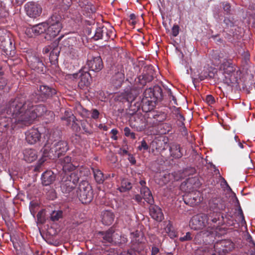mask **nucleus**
<instances>
[{
    "mask_svg": "<svg viewBox=\"0 0 255 255\" xmlns=\"http://www.w3.org/2000/svg\"><path fill=\"white\" fill-rule=\"evenodd\" d=\"M199 186L198 179L196 177H191L182 182L181 185V188L186 192H190Z\"/></svg>",
    "mask_w": 255,
    "mask_h": 255,
    "instance_id": "obj_14",
    "label": "nucleus"
},
{
    "mask_svg": "<svg viewBox=\"0 0 255 255\" xmlns=\"http://www.w3.org/2000/svg\"><path fill=\"white\" fill-rule=\"evenodd\" d=\"M148 148H149V146L144 140H142L141 141L140 145H139L138 147V149L139 150H141L142 149L147 150L148 149Z\"/></svg>",
    "mask_w": 255,
    "mask_h": 255,
    "instance_id": "obj_49",
    "label": "nucleus"
},
{
    "mask_svg": "<svg viewBox=\"0 0 255 255\" xmlns=\"http://www.w3.org/2000/svg\"><path fill=\"white\" fill-rule=\"evenodd\" d=\"M151 93H152L151 92H148L147 93V96H146V95H145V92H144V96L146 99L149 98H150V99H152V98H153V95H152Z\"/></svg>",
    "mask_w": 255,
    "mask_h": 255,
    "instance_id": "obj_62",
    "label": "nucleus"
},
{
    "mask_svg": "<svg viewBox=\"0 0 255 255\" xmlns=\"http://www.w3.org/2000/svg\"><path fill=\"white\" fill-rule=\"evenodd\" d=\"M27 61L29 66L32 70L37 72H43L45 69L42 60L35 55L29 56L27 58Z\"/></svg>",
    "mask_w": 255,
    "mask_h": 255,
    "instance_id": "obj_11",
    "label": "nucleus"
},
{
    "mask_svg": "<svg viewBox=\"0 0 255 255\" xmlns=\"http://www.w3.org/2000/svg\"><path fill=\"white\" fill-rule=\"evenodd\" d=\"M165 230L166 233L171 239H173L177 236V233L172 229L171 226H167Z\"/></svg>",
    "mask_w": 255,
    "mask_h": 255,
    "instance_id": "obj_39",
    "label": "nucleus"
},
{
    "mask_svg": "<svg viewBox=\"0 0 255 255\" xmlns=\"http://www.w3.org/2000/svg\"><path fill=\"white\" fill-rule=\"evenodd\" d=\"M46 142L44 146V155L53 159L59 157L68 150L66 141L56 139L55 133L47 131L44 135Z\"/></svg>",
    "mask_w": 255,
    "mask_h": 255,
    "instance_id": "obj_3",
    "label": "nucleus"
},
{
    "mask_svg": "<svg viewBox=\"0 0 255 255\" xmlns=\"http://www.w3.org/2000/svg\"><path fill=\"white\" fill-rule=\"evenodd\" d=\"M162 142L159 139H155L151 143V146L153 149H155L156 150L159 149L160 148L159 145L160 144H162Z\"/></svg>",
    "mask_w": 255,
    "mask_h": 255,
    "instance_id": "obj_43",
    "label": "nucleus"
},
{
    "mask_svg": "<svg viewBox=\"0 0 255 255\" xmlns=\"http://www.w3.org/2000/svg\"><path fill=\"white\" fill-rule=\"evenodd\" d=\"M206 101L209 104H212L215 102L214 97L212 95H207L206 97Z\"/></svg>",
    "mask_w": 255,
    "mask_h": 255,
    "instance_id": "obj_54",
    "label": "nucleus"
},
{
    "mask_svg": "<svg viewBox=\"0 0 255 255\" xmlns=\"http://www.w3.org/2000/svg\"><path fill=\"white\" fill-rule=\"evenodd\" d=\"M134 199L137 202H140L142 200V197L139 195H136L134 197Z\"/></svg>",
    "mask_w": 255,
    "mask_h": 255,
    "instance_id": "obj_59",
    "label": "nucleus"
},
{
    "mask_svg": "<svg viewBox=\"0 0 255 255\" xmlns=\"http://www.w3.org/2000/svg\"><path fill=\"white\" fill-rule=\"evenodd\" d=\"M131 184L127 179H123L121 182V186L119 188L120 192H123L129 190L131 188Z\"/></svg>",
    "mask_w": 255,
    "mask_h": 255,
    "instance_id": "obj_32",
    "label": "nucleus"
},
{
    "mask_svg": "<svg viewBox=\"0 0 255 255\" xmlns=\"http://www.w3.org/2000/svg\"><path fill=\"white\" fill-rule=\"evenodd\" d=\"M37 158V152L35 150L27 148L23 151V159L27 162L31 163Z\"/></svg>",
    "mask_w": 255,
    "mask_h": 255,
    "instance_id": "obj_21",
    "label": "nucleus"
},
{
    "mask_svg": "<svg viewBox=\"0 0 255 255\" xmlns=\"http://www.w3.org/2000/svg\"><path fill=\"white\" fill-rule=\"evenodd\" d=\"M82 127L85 132L88 133L89 134L91 133V131H89L83 124H82Z\"/></svg>",
    "mask_w": 255,
    "mask_h": 255,
    "instance_id": "obj_60",
    "label": "nucleus"
},
{
    "mask_svg": "<svg viewBox=\"0 0 255 255\" xmlns=\"http://www.w3.org/2000/svg\"><path fill=\"white\" fill-rule=\"evenodd\" d=\"M224 22L228 27H232L234 25V22L227 17L224 19Z\"/></svg>",
    "mask_w": 255,
    "mask_h": 255,
    "instance_id": "obj_53",
    "label": "nucleus"
},
{
    "mask_svg": "<svg viewBox=\"0 0 255 255\" xmlns=\"http://www.w3.org/2000/svg\"><path fill=\"white\" fill-rule=\"evenodd\" d=\"M111 133L114 135L115 136L118 133V130L116 129H112L111 131Z\"/></svg>",
    "mask_w": 255,
    "mask_h": 255,
    "instance_id": "obj_64",
    "label": "nucleus"
},
{
    "mask_svg": "<svg viewBox=\"0 0 255 255\" xmlns=\"http://www.w3.org/2000/svg\"><path fill=\"white\" fill-rule=\"evenodd\" d=\"M223 9L227 13H230L231 12V5L228 2H224L223 3Z\"/></svg>",
    "mask_w": 255,
    "mask_h": 255,
    "instance_id": "obj_51",
    "label": "nucleus"
},
{
    "mask_svg": "<svg viewBox=\"0 0 255 255\" xmlns=\"http://www.w3.org/2000/svg\"><path fill=\"white\" fill-rule=\"evenodd\" d=\"M137 92L136 90L127 88L125 91L124 97L128 102H131L136 97Z\"/></svg>",
    "mask_w": 255,
    "mask_h": 255,
    "instance_id": "obj_27",
    "label": "nucleus"
},
{
    "mask_svg": "<svg viewBox=\"0 0 255 255\" xmlns=\"http://www.w3.org/2000/svg\"><path fill=\"white\" fill-rule=\"evenodd\" d=\"M6 85V82L5 79L0 77V90L2 89L4 86Z\"/></svg>",
    "mask_w": 255,
    "mask_h": 255,
    "instance_id": "obj_55",
    "label": "nucleus"
},
{
    "mask_svg": "<svg viewBox=\"0 0 255 255\" xmlns=\"http://www.w3.org/2000/svg\"><path fill=\"white\" fill-rule=\"evenodd\" d=\"M170 150L171 154H173L175 158H180L182 155L180 151V147L178 144L173 145L170 147Z\"/></svg>",
    "mask_w": 255,
    "mask_h": 255,
    "instance_id": "obj_31",
    "label": "nucleus"
},
{
    "mask_svg": "<svg viewBox=\"0 0 255 255\" xmlns=\"http://www.w3.org/2000/svg\"><path fill=\"white\" fill-rule=\"evenodd\" d=\"M73 77L75 79H79L78 86L80 88H83L85 86L87 87L90 83L91 76L86 67L81 69L78 73L74 74Z\"/></svg>",
    "mask_w": 255,
    "mask_h": 255,
    "instance_id": "obj_10",
    "label": "nucleus"
},
{
    "mask_svg": "<svg viewBox=\"0 0 255 255\" xmlns=\"http://www.w3.org/2000/svg\"><path fill=\"white\" fill-rule=\"evenodd\" d=\"M208 216L203 213H201L194 216L190 221L189 226L191 229L194 230L203 229L204 228H207V232H209L208 236L214 235V229L212 227L211 222L209 221Z\"/></svg>",
    "mask_w": 255,
    "mask_h": 255,
    "instance_id": "obj_5",
    "label": "nucleus"
},
{
    "mask_svg": "<svg viewBox=\"0 0 255 255\" xmlns=\"http://www.w3.org/2000/svg\"><path fill=\"white\" fill-rule=\"evenodd\" d=\"M209 208L210 211L209 217L211 218V222L216 223L219 220L220 212L225 208V203L220 198H212L209 202Z\"/></svg>",
    "mask_w": 255,
    "mask_h": 255,
    "instance_id": "obj_6",
    "label": "nucleus"
},
{
    "mask_svg": "<svg viewBox=\"0 0 255 255\" xmlns=\"http://www.w3.org/2000/svg\"><path fill=\"white\" fill-rule=\"evenodd\" d=\"M42 151L43 152L42 156L38 160L37 163L35 167V170L36 171L39 170L43 163L46 160V157H48V156H45L44 155V147H43ZM48 157H49V156H48Z\"/></svg>",
    "mask_w": 255,
    "mask_h": 255,
    "instance_id": "obj_38",
    "label": "nucleus"
},
{
    "mask_svg": "<svg viewBox=\"0 0 255 255\" xmlns=\"http://www.w3.org/2000/svg\"><path fill=\"white\" fill-rule=\"evenodd\" d=\"M39 91L43 99L51 97L56 93L55 89L46 85L40 86Z\"/></svg>",
    "mask_w": 255,
    "mask_h": 255,
    "instance_id": "obj_20",
    "label": "nucleus"
},
{
    "mask_svg": "<svg viewBox=\"0 0 255 255\" xmlns=\"http://www.w3.org/2000/svg\"><path fill=\"white\" fill-rule=\"evenodd\" d=\"M8 14V11L6 9L5 6L2 3H0V16L1 17H6Z\"/></svg>",
    "mask_w": 255,
    "mask_h": 255,
    "instance_id": "obj_44",
    "label": "nucleus"
},
{
    "mask_svg": "<svg viewBox=\"0 0 255 255\" xmlns=\"http://www.w3.org/2000/svg\"><path fill=\"white\" fill-rule=\"evenodd\" d=\"M238 219L239 220H240L241 222V224L242 225L246 223V221L245 220V218L243 215V211L241 209H240L238 215Z\"/></svg>",
    "mask_w": 255,
    "mask_h": 255,
    "instance_id": "obj_48",
    "label": "nucleus"
},
{
    "mask_svg": "<svg viewBox=\"0 0 255 255\" xmlns=\"http://www.w3.org/2000/svg\"><path fill=\"white\" fill-rule=\"evenodd\" d=\"M199 251L203 252V255H216L213 253L212 248L210 249L207 247L201 248Z\"/></svg>",
    "mask_w": 255,
    "mask_h": 255,
    "instance_id": "obj_40",
    "label": "nucleus"
},
{
    "mask_svg": "<svg viewBox=\"0 0 255 255\" xmlns=\"http://www.w3.org/2000/svg\"><path fill=\"white\" fill-rule=\"evenodd\" d=\"M64 46L61 51L63 52L67 62L77 65L80 59V54L77 47L79 46V38L70 37L64 40Z\"/></svg>",
    "mask_w": 255,
    "mask_h": 255,
    "instance_id": "obj_4",
    "label": "nucleus"
},
{
    "mask_svg": "<svg viewBox=\"0 0 255 255\" xmlns=\"http://www.w3.org/2000/svg\"><path fill=\"white\" fill-rule=\"evenodd\" d=\"M221 71H223L224 74L229 76H232L236 71V68L229 61L224 62L221 66Z\"/></svg>",
    "mask_w": 255,
    "mask_h": 255,
    "instance_id": "obj_23",
    "label": "nucleus"
},
{
    "mask_svg": "<svg viewBox=\"0 0 255 255\" xmlns=\"http://www.w3.org/2000/svg\"><path fill=\"white\" fill-rule=\"evenodd\" d=\"M102 222L103 224L109 226L114 222L115 215L113 212L110 211L106 210L102 213Z\"/></svg>",
    "mask_w": 255,
    "mask_h": 255,
    "instance_id": "obj_19",
    "label": "nucleus"
},
{
    "mask_svg": "<svg viewBox=\"0 0 255 255\" xmlns=\"http://www.w3.org/2000/svg\"><path fill=\"white\" fill-rule=\"evenodd\" d=\"M92 170L96 182L98 184H102L105 181L103 173L98 168H93Z\"/></svg>",
    "mask_w": 255,
    "mask_h": 255,
    "instance_id": "obj_30",
    "label": "nucleus"
},
{
    "mask_svg": "<svg viewBox=\"0 0 255 255\" xmlns=\"http://www.w3.org/2000/svg\"><path fill=\"white\" fill-rule=\"evenodd\" d=\"M120 241L121 242V243H119V244H125L128 241L127 238L124 235H122V236L120 238Z\"/></svg>",
    "mask_w": 255,
    "mask_h": 255,
    "instance_id": "obj_58",
    "label": "nucleus"
},
{
    "mask_svg": "<svg viewBox=\"0 0 255 255\" xmlns=\"http://www.w3.org/2000/svg\"><path fill=\"white\" fill-rule=\"evenodd\" d=\"M99 112L96 109H93L91 113V117L94 119H97L99 116Z\"/></svg>",
    "mask_w": 255,
    "mask_h": 255,
    "instance_id": "obj_52",
    "label": "nucleus"
},
{
    "mask_svg": "<svg viewBox=\"0 0 255 255\" xmlns=\"http://www.w3.org/2000/svg\"><path fill=\"white\" fill-rule=\"evenodd\" d=\"M33 27L35 35H40L45 31L47 32V24L45 22H42L33 25Z\"/></svg>",
    "mask_w": 255,
    "mask_h": 255,
    "instance_id": "obj_29",
    "label": "nucleus"
},
{
    "mask_svg": "<svg viewBox=\"0 0 255 255\" xmlns=\"http://www.w3.org/2000/svg\"><path fill=\"white\" fill-rule=\"evenodd\" d=\"M125 134L126 136H129L130 134L132 132H130V129L128 127L124 128Z\"/></svg>",
    "mask_w": 255,
    "mask_h": 255,
    "instance_id": "obj_57",
    "label": "nucleus"
},
{
    "mask_svg": "<svg viewBox=\"0 0 255 255\" xmlns=\"http://www.w3.org/2000/svg\"><path fill=\"white\" fill-rule=\"evenodd\" d=\"M124 74L122 72H118L113 77V80L116 81L115 84L117 86L121 85L122 83L124 81Z\"/></svg>",
    "mask_w": 255,
    "mask_h": 255,
    "instance_id": "obj_36",
    "label": "nucleus"
},
{
    "mask_svg": "<svg viewBox=\"0 0 255 255\" xmlns=\"http://www.w3.org/2000/svg\"><path fill=\"white\" fill-rule=\"evenodd\" d=\"M45 23L47 24V35L51 37L57 36L62 28L61 16L57 13L53 14Z\"/></svg>",
    "mask_w": 255,
    "mask_h": 255,
    "instance_id": "obj_7",
    "label": "nucleus"
},
{
    "mask_svg": "<svg viewBox=\"0 0 255 255\" xmlns=\"http://www.w3.org/2000/svg\"><path fill=\"white\" fill-rule=\"evenodd\" d=\"M105 31L106 27L105 26L99 27L97 28L95 32V35L93 37L94 39L95 40H98L100 39H102L103 38L102 33L105 32Z\"/></svg>",
    "mask_w": 255,
    "mask_h": 255,
    "instance_id": "obj_33",
    "label": "nucleus"
},
{
    "mask_svg": "<svg viewBox=\"0 0 255 255\" xmlns=\"http://www.w3.org/2000/svg\"><path fill=\"white\" fill-rule=\"evenodd\" d=\"M55 178V175L53 171H46L41 176L42 183L44 186H48L53 183Z\"/></svg>",
    "mask_w": 255,
    "mask_h": 255,
    "instance_id": "obj_18",
    "label": "nucleus"
},
{
    "mask_svg": "<svg viewBox=\"0 0 255 255\" xmlns=\"http://www.w3.org/2000/svg\"><path fill=\"white\" fill-rule=\"evenodd\" d=\"M113 243L115 244H119V243H121L120 241V238L122 236V235L120 233H116L114 231H113Z\"/></svg>",
    "mask_w": 255,
    "mask_h": 255,
    "instance_id": "obj_41",
    "label": "nucleus"
},
{
    "mask_svg": "<svg viewBox=\"0 0 255 255\" xmlns=\"http://www.w3.org/2000/svg\"><path fill=\"white\" fill-rule=\"evenodd\" d=\"M59 51L57 50H53L50 54L49 58L50 60H53L54 62L58 59Z\"/></svg>",
    "mask_w": 255,
    "mask_h": 255,
    "instance_id": "obj_42",
    "label": "nucleus"
},
{
    "mask_svg": "<svg viewBox=\"0 0 255 255\" xmlns=\"http://www.w3.org/2000/svg\"><path fill=\"white\" fill-rule=\"evenodd\" d=\"M199 186L198 179L196 177H191L182 182L181 185V188L186 192H190Z\"/></svg>",
    "mask_w": 255,
    "mask_h": 255,
    "instance_id": "obj_13",
    "label": "nucleus"
},
{
    "mask_svg": "<svg viewBox=\"0 0 255 255\" xmlns=\"http://www.w3.org/2000/svg\"><path fill=\"white\" fill-rule=\"evenodd\" d=\"M74 196H77L83 204H88L93 198L91 186L87 182H81Z\"/></svg>",
    "mask_w": 255,
    "mask_h": 255,
    "instance_id": "obj_8",
    "label": "nucleus"
},
{
    "mask_svg": "<svg viewBox=\"0 0 255 255\" xmlns=\"http://www.w3.org/2000/svg\"><path fill=\"white\" fill-rule=\"evenodd\" d=\"M179 27L178 25L175 24L172 28L171 33L173 36L176 37L179 34Z\"/></svg>",
    "mask_w": 255,
    "mask_h": 255,
    "instance_id": "obj_47",
    "label": "nucleus"
},
{
    "mask_svg": "<svg viewBox=\"0 0 255 255\" xmlns=\"http://www.w3.org/2000/svg\"><path fill=\"white\" fill-rule=\"evenodd\" d=\"M148 92H151V95H153V98L156 99H160L162 98L163 95L161 88L158 86H155L153 88H150L145 91V95L147 96Z\"/></svg>",
    "mask_w": 255,
    "mask_h": 255,
    "instance_id": "obj_26",
    "label": "nucleus"
},
{
    "mask_svg": "<svg viewBox=\"0 0 255 255\" xmlns=\"http://www.w3.org/2000/svg\"><path fill=\"white\" fill-rule=\"evenodd\" d=\"M79 5L89 13H94L95 11V6L91 3L89 2L88 0L80 1Z\"/></svg>",
    "mask_w": 255,
    "mask_h": 255,
    "instance_id": "obj_28",
    "label": "nucleus"
},
{
    "mask_svg": "<svg viewBox=\"0 0 255 255\" xmlns=\"http://www.w3.org/2000/svg\"><path fill=\"white\" fill-rule=\"evenodd\" d=\"M11 34L4 29H0V48L6 54L14 49Z\"/></svg>",
    "mask_w": 255,
    "mask_h": 255,
    "instance_id": "obj_9",
    "label": "nucleus"
},
{
    "mask_svg": "<svg viewBox=\"0 0 255 255\" xmlns=\"http://www.w3.org/2000/svg\"><path fill=\"white\" fill-rule=\"evenodd\" d=\"M87 65L88 68L94 72H99L103 67V62L100 57H96L91 60H88Z\"/></svg>",
    "mask_w": 255,
    "mask_h": 255,
    "instance_id": "obj_15",
    "label": "nucleus"
},
{
    "mask_svg": "<svg viewBox=\"0 0 255 255\" xmlns=\"http://www.w3.org/2000/svg\"><path fill=\"white\" fill-rule=\"evenodd\" d=\"M25 139L28 143L33 144L39 140L40 134L36 128H32L25 133Z\"/></svg>",
    "mask_w": 255,
    "mask_h": 255,
    "instance_id": "obj_16",
    "label": "nucleus"
},
{
    "mask_svg": "<svg viewBox=\"0 0 255 255\" xmlns=\"http://www.w3.org/2000/svg\"><path fill=\"white\" fill-rule=\"evenodd\" d=\"M90 114L91 113L89 111L86 109H83L81 114L82 117L84 118H89Z\"/></svg>",
    "mask_w": 255,
    "mask_h": 255,
    "instance_id": "obj_56",
    "label": "nucleus"
},
{
    "mask_svg": "<svg viewBox=\"0 0 255 255\" xmlns=\"http://www.w3.org/2000/svg\"><path fill=\"white\" fill-rule=\"evenodd\" d=\"M138 79L139 81H141V84L144 85L147 82L151 81L153 79V76L150 73H143L142 75L139 76Z\"/></svg>",
    "mask_w": 255,
    "mask_h": 255,
    "instance_id": "obj_35",
    "label": "nucleus"
},
{
    "mask_svg": "<svg viewBox=\"0 0 255 255\" xmlns=\"http://www.w3.org/2000/svg\"><path fill=\"white\" fill-rule=\"evenodd\" d=\"M131 235L133 237H137L139 236V232L137 231L131 233Z\"/></svg>",
    "mask_w": 255,
    "mask_h": 255,
    "instance_id": "obj_63",
    "label": "nucleus"
},
{
    "mask_svg": "<svg viewBox=\"0 0 255 255\" xmlns=\"http://www.w3.org/2000/svg\"><path fill=\"white\" fill-rule=\"evenodd\" d=\"M113 231V229L111 228L106 232H99L98 234V238L102 239V242L104 243H112Z\"/></svg>",
    "mask_w": 255,
    "mask_h": 255,
    "instance_id": "obj_22",
    "label": "nucleus"
},
{
    "mask_svg": "<svg viewBox=\"0 0 255 255\" xmlns=\"http://www.w3.org/2000/svg\"><path fill=\"white\" fill-rule=\"evenodd\" d=\"M150 205L149 208L150 215L155 220L161 222L163 219V214L161 209L158 206L153 204Z\"/></svg>",
    "mask_w": 255,
    "mask_h": 255,
    "instance_id": "obj_17",
    "label": "nucleus"
},
{
    "mask_svg": "<svg viewBox=\"0 0 255 255\" xmlns=\"http://www.w3.org/2000/svg\"><path fill=\"white\" fill-rule=\"evenodd\" d=\"M27 15L31 18H36L39 16L42 12V8L38 4L29 2L25 5Z\"/></svg>",
    "mask_w": 255,
    "mask_h": 255,
    "instance_id": "obj_12",
    "label": "nucleus"
},
{
    "mask_svg": "<svg viewBox=\"0 0 255 255\" xmlns=\"http://www.w3.org/2000/svg\"><path fill=\"white\" fill-rule=\"evenodd\" d=\"M49 115L52 118L54 114L48 111L42 105L33 107L29 101H26L22 96L11 100L2 113V117L6 119L4 126L12 129L28 126L37 118Z\"/></svg>",
    "mask_w": 255,
    "mask_h": 255,
    "instance_id": "obj_1",
    "label": "nucleus"
},
{
    "mask_svg": "<svg viewBox=\"0 0 255 255\" xmlns=\"http://www.w3.org/2000/svg\"><path fill=\"white\" fill-rule=\"evenodd\" d=\"M140 193L142 195L143 198L149 204H152L154 203V199L149 188L147 187H142L140 189Z\"/></svg>",
    "mask_w": 255,
    "mask_h": 255,
    "instance_id": "obj_25",
    "label": "nucleus"
},
{
    "mask_svg": "<svg viewBox=\"0 0 255 255\" xmlns=\"http://www.w3.org/2000/svg\"><path fill=\"white\" fill-rule=\"evenodd\" d=\"M75 117L73 116L70 111H66L65 112V116L61 118L62 120H69V119H72L74 120Z\"/></svg>",
    "mask_w": 255,
    "mask_h": 255,
    "instance_id": "obj_45",
    "label": "nucleus"
},
{
    "mask_svg": "<svg viewBox=\"0 0 255 255\" xmlns=\"http://www.w3.org/2000/svg\"><path fill=\"white\" fill-rule=\"evenodd\" d=\"M25 33L29 37H32L33 36H35L33 26L27 27L25 29Z\"/></svg>",
    "mask_w": 255,
    "mask_h": 255,
    "instance_id": "obj_46",
    "label": "nucleus"
},
{
    "mask_svg": "<svg viewBox=\"0 0 255 255\" xmlns=\"http://www.w3.org/2000/svg\"><path fill=\"white\" fill-rule=\"evenodd\" d=\"M159 252V249L157 248L154 247L152 248V254L153 255H155L158 253Z\"/></svg>",
    "mask_w": 255,
    "mask_h": 255,
    "instance_id": "obj_61",
    "label": "nucleus"
},
{
    "mask_svg": "<svg viewBox=\"0 0 255 255\" xmlns=\"http://www.w3.org/2000/svg\"><path fill=\"white\" fill-rule=\"evenodd\" d=\"M102 35H103V38L102 39L106 41L110 38L113 39V37L115 36L114 30L112 28L110 29H108L106 27V31L105 32L102 33Z\"/></svg>",
    "mask_w": 255,
    "mask_h": 255,
    "instance_id": "obj_37",
    "label": "nucleus"
},
{
    "mask_svg": "<svg viewBox=\"0 0 255 255\" xmlns=\"http://www.w3.org/2000/svg\"><path fill=\"white\" fill-rule=\"evenodd\" d=\"M60 163L64 172L74 170L70 175L65 173L61 181V189L64 193H70L75 188L79 180L80 175L76 166L71 162V157L66 156L60 159Z\"/></svg>",
    "mask_w": 255,
    "mask_h": 255,
    "instance_id": "obj_2",
    "label": "nucleus"
},
{
    "mask_svg": "<svg viewBox=\"0 0 255 255\" xmlns=\"http://www.w3.org/2000/svg\"><path fill=\"white\" fill-rule=\"evenodd\" d=\"M173 176V174H170L167 172L160 173L158 177H156V182L160 186H163L167 184Z\"/></svg>",
    "mask_w": 255,
    "mask_h": 255,
    "instance_id": "obj_24",
    "label": "nucleus"
},
{
    "mask_svg": "<svg viewBox=\"0 0 255 255\" xmlns=\"http://www.w3.org/2000/svg\"><path fill=\"white\" fill-rule=\"evenodd\" d=\"M63 212L62 210H54L50 214V219L53 221H57L62 218Z\"/></svg>",
    "mask_w": 255,
    "mask_h": 255,
    "instance_id": "obj_34",
    "label": "nucleus"
},
{
    "mask_svg": "<svg viewBox=\"0 0 255 255\" xmlns=\"http://www.w3.org/2000/svg\"><path fill=\"white\" fill-rule=\"evenodd\" d=\"M181 242H184L187 241H190L192 240L191 235L190 232H187L186 235L184 237H180L179 239Z\"/></svg>",
    "mask_w": 255,
    "mask_h": 255,
    "instance_id": "obj_50",
    "label": "nucleus"
}]
</instances>
